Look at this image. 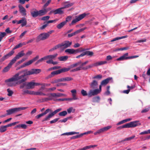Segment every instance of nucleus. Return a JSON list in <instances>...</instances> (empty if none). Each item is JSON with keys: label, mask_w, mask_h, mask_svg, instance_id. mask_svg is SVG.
<instances>
[{"label": "nucleus", "mask_w": 150, "mask_h": 150, "mask_svg": "<svg viewBox=\"0 0 150 150\" xmlns=\"http://www.w3.org/2000/svg\"><path fill=\"white\" fill-rule=\"evenodd\" d=\"M127 128L135 127L141 125L139 121H135L131 122L127 124Z\"/></svg>", "instance_id": "10"}, {"label": "nucleus", "mask_w": 150, "mask_h": 150, "mask_svg": "<svg viewBox=\"0 0 150 150\" xmlns=\"http://www.w3.org/2000/svg\"><path fill=\"white\" fill-rule=\"evenodd\" d=\"M71 42H69V41L66 40L61 44V47H63L64 49L69 47L72 44Z\"/></svg>", "instance_id": "14"}, {"label": "nucleus", "mask_w": 150, "mask_h": 150, "mask_svg": "<svg viewBox=\"0 0 150 150\" xmlns=\"http://www.w3.org/2000/svg\"><path fill=\"white\" fill-rule=\"evenodd\" d=\"M9 55V53H8L7 54L5 55L4 56L2 57L0 59V62H2L4 61L5 59H7L8 57V56Z\"/></svg>", "instance_id": "44"}, {"label": "nucleus", "mask_w": 150, "mask_h": 150, "mask_svg": "<svg viewBox=\"0 0 150 150\" xmlns=\"http://www.w3.org/2000/svg\"><path fill=\"white\" fill-rule=\"evenodd\" d=\"M86 50V49H83L82 47H80L76 50H75V53H77L81 52L84 51Z\"/></svg>", "instance_id": "38"}, {"label": "nucleus", "mask_w": 150, "mask_h": 150, "mask_svg": "<svg viewBox=\"0 0 150 150\" xmlns=\"http://www.w3.org/2000/svg\"><path fill=\"white\" fill-rule=\"evenodd\" d=\"M81 61L78 62H77L75 64H73L71 65L70 67H68V68H70V69L71 68H72L74 67L77 66L79 65L80 64H81Z\"/></svg>", "instance_id": "37"}, {"label": "nucleus", "mask_w": 150, "mask_h": 150, "mask_svg": "<svg viewBox=\"0 0 150 150\" xmlns=\"http://www.w3.org/2000/svg\"><path fill=\"white\" fill-rule=\"evenodd\" d=\"M9 127V124L7 125L2 126L0 127V132H3L5 131L6 130V128Z\"/></svg>", "instance_id": "24"}, {"label": "nucleus", "mask_w": 150, "mask_h": 150, "mask_svg": "<svg viewBox=\"0 0 150 150\" xmlns=\"http://www.w3.org/2000/svg\"><path fill=\"white\" fill-rule=\"evenodd\" d=\"M61 47H62L61 46V44H58L57 45H56L53 48H54V50H55L57 49L58 48H61Z\"/></svg>", "instance_id": "57"}, {"label": "nucleus", "mask_w": 150, "mask_h": 150, "mask_svg": "<svg viewBox=\"0 0 150 150\" xmlns=\"http://www.w3.org/2000/svg\"><path fill=\"white\" fill-rule=\"evenodd\" d=\"M51 1V0H48L47 1L44 5L43 6V8H46V7L49 5Z\"/></svg>", "instance_id": "45"}, {"label": "nucleus", "mask_w": 150, "mask_h": 150, "mask_svg": "<svg viewBox=\"0 0 150 150\" xmlns=\"http://www.w3.org/2000/svg\"><path fill=\"white\" fill-rule=\"evenodd\" d=\"M97 91L96 89H92L90 90L88 93V97L90 98L97 95L99 94Z\"/></svg>", "instance_id": "13"}, {"label": "nucleus", "mask_w": 150, "mask_h": 150, "mask_svg": "<svg viewBox=\"0 0 150 150\" xmlns=\"http://www.w3.org/2000/svg\"><path fill=\"white\" fill-rule=\"evenodd\" d=\"M9 69V63L8 64V66L6 67L3 70V72H6L8 71Z\"/></svg>", "instance_id": "50"}, {"label": "nucleus", "mask_w": 150, "mask_h": 150, "mask_svg": "<svg viewBox=\"0 0 150 150\" xmlns=\"http://www.w3.org/2000/svg\"><path fill=\"white\" fill-rule=\"evenodd\" d=\"M81 93L83 96H88V93L87 91L84 89H82L81 91Z\"/></svg>", "instance_id": "40"}, {"label": "nucleus", "mask_w": 150, "mask_h": 150, "mask_svg": "<svg viewBox=\"0 0 150 150\" xmlns=\"http://www.w3.org/2000/svg\"><path fill=\"white\" fill-rule=\"evenodd\" d=\"M48 36L46 33H44L40 34L37 37L36 42H38L40 40H43L46 39L48 38Z\"/></svg>", "instance_id": "7"}, {"label": "nucleus", "mask_w": 150, "mask_h": 150, "mask_svg": "<svg viewBox=\"0 0 150 150\" xmlns=\"http://www.w3.org/2000/svg\"><path fill=\"white\" fill-rule=\"evenodd\" d=\"M102 75L100 74L98 75L92 77L93 79H101L102 78Z\"/></svg>", "instance_id": "46"}, {"label": "nucleus", "mask_w": 150, "mask_h": 150, "mask_svg": "<svg viewBox=\"0 0 150 150\" xmlns=\"http://www.w3.org/2000/svg\"><path fill=\"white\" fill-rule=\"evenodd\" d=\"M127 37V35H125V36H122V37H117V38H114L111 41V42H114V41H115L117 40H118L126 38Z\"/></svg>", "instance_id": "35"}, {"label": "nucleus", "mask_w": 150, "mask_h": 150, "mask_svg": "<svg viewBox=\"0 0 150 150\" xmlns=\"http://www.w3.org/2000/svg\"><path fill=\"white\" fill-rule=\"evenodd\" d=\"M103 86V85H101V83H100V85L99 86V88H96V90L98 91L97 92L98 93H99L101 91V87L102 86Z\"/></svg>", "instance_id": "58"}, {"label": "nucleus", "mask_w": 150, "mask_h": 150, "mask_svg": "<svg viewBox=\"0 0 150 150\" xmlns=\"http://www.w3.org/2000/svg\"><path fill=\"white\" fill-rule=\"evenodd\" d=\"M72 17L71 16H68L66 18V21H64L66 24L67 23V22L71 21V19Z\"/></svg>", "instance_id": "52"}, {"label": "nucleus", "mask_w": 150, "mask_h": 150, "mask_svg": "<svg viewBox=\"0 0 150 150\" xmlns=\"http://www.w3.org/2000/svg\"><path fill=\"white\" fill-rule=\"evenodd\" d=\"M7 113L6 114L2 115L0 116V117H3L6 116V115H9V110H7Z\"/></svg>", "instance_id": "60"}, {"label": "nucleus", "mask_w": 150, "mask_h": 150, "mask_svg": "<svg viewBox=\"0 0 150 150\" xmlns=\"http://www.w3.org/2000/svg\"><path fill=\"white\" fill-rule=\"evenodd\" d=\"M22 128L23 129H26L27 128V126L25 124L18 125L15 127L16 128Z\"/></svg>", "instance_id": "32"}, {"label": "nucleus", "mask_w": 150, "mask_h": 150, "mask_svg": "<svg viewBox=\"0 0 150 150\" xmlns=\"http://www.w3.org/2000/svg\"><path fill=\"white\" fill-rule=\"evenodd\" d=\"M85 55H87L88 56H92L93 54V53L92 51H86L84 52Z\"/></svg>", "instance_id": "39"}, {"label": "nucleus", "mask_w": 150, "mask_h": 150, "mask_svg": "<svg viewBox=\"0 0 150 150\" xmlns=\"http://www.w3.org/2000/svg\"><path fill=\"white\" fill-rule=\"evenodd\" d=\"M128 55V53H126L124 54L122 56L117 59V61H121L129 59V57H127Z\"/></svg>", "instance_id": "17"}, {"label": "nucleus", "mask_w": 150, "mask_h": 150, "mask_svg": "<svg viewBox=\"0 0 150 150\" xmlns=\"http://www.w3.org/2000/svg\"><path fill=\"white\" fill-rule=\"evenodd\" d=\"M12 23L14 24L17 23V24H18L20 23H22L21 26L22 27H23L26 25L27 22L26 19L25 18H23L22 19L18 21L16 20H15L12 21Z\"/></svg>", "instance_id": "8"}, {"label": "nucleus", "mask_w": 150, "mask_h": 150, "mask_svg": "<svg viewBox=\"0 0 150 150\" xmlns=\"http://www.w3.org/2000/svg\"><path fill=\"white\" fill-rule=\"evenodd\" d=\"M67 85V84L66 83H61L57 84V86H64Z\"/></svg>", "instance_id": "62"}, {"label": "nucleus", "mask_w": 150, "mask_h": 150, "mask_svg": "<svg viewBox=\"0 0 150 150\" xmlns=\"http://www.w3.org/2000/svg\"><path fill=\"white\" fill-rule=\"evenodd\" d=\"M68 58V57L67 56H64L59 57L58 58L60 61H65Z\"/></svg>", "instance_id": "27"}, {"label": "nucleus", "mask_w": 150, "mask_h": 150, "mask_svg": "<svg viewBox=\"0 0 150 150\" xmlns=\"http://www.w3.org/2000/svg\"><path fill=\"white\" fill-rule=\"evenodd\" d=\"M107 62L106 61H99L93 64H92L88 65V66L82 68V69L86 70L88 69H90L95 67H97L98 66L104 64H106Z\"/></svg>", "instance_id": "5"}, {"label": "nucleus", "mask_w": 150, "mask_h": 150, "mask_svg": "<svg viewBox=\"0 0 150 150\" xmlns=\"http://www.w3.org/2000/svg\"><path fill=\"white\" fill-rule=\"evenodd\" d=\"M70 69V68H66L63 67L59 70L53 71L47 77V79L51 78L54 76L55 75L59 74L61 73L69 71Z\"/></svg>", "instance_id": "3"}, {"label": "nucleus", "mask_w": 150, "mask_h": 150, "mask_svg": "<svg viewBox=\"0 0 150 150\" xmlns=\"http://www.w3.org/2000/svg\"><path fill=\"white\" fill-rule=\"evenodd\" d=\"M57 53H56L53 55H47L46 56L47 59H49L52 60V59H54L57 57Z\"/></svg>", "instance_id": "25"}, {"label": "nucleus", "mask_w": 150, "mask_h": 150, "mask_svg": "<svg viewBox=\"0 0 150 150\" xmlns=\"http://www.w3.org/2000/svg\"><path fill=\"white\" fill-rule=\"evenodd\" d=\"M50 18V16H47L42 17L41 20L42 21H46L48 20Z\"/></svg>", "instance_id": "54"}, {"label": "nucleus", "mask_w": 150, "mask_h": 150, "mask_svg": "<svg viewBox=\"0 0 150 150\" xmlns=\"http://www.w3.org/2000/svg\"><path fill=\"white\" fill-rule=\"evenodd\" d=\"M33 95L40 96H48L49 94L47 95L46 94L43 93L41 91L35 92L33 91Z\"/></svg>", "instance_id": "23"}, {"label": "nucleus", "mask_w": 150, "mask_h": 150, "mask_svg": "<svg viewBox=\"0 0 150 150\" xmlns=\"http://www.w3.org/2000/svg\"><path fill=\"white\" fill-rule=\"evenodd\" d=\"M111 127L110 126H108L99 129L100 133H103L110 129Z\"/></svg>", "instance_id": "22"}, {"label": "nucleus", "mask_w": 150, "mask_h": 150, "mask_svg": "<svg viewBox=\"0 0 150 150\" xmlns=\"http://www.w3.org/2000/svg\"><path fill=\"white\" fill-rule=\"evenodd\" d=\"M127 128V124L124 125H122V126H120L117 128V129L118 130H119L120 129H121L122 128Z\"/></svg>", "instance_id": "49"}, {"label": "nucleus", "mask_w": 150, "mask_h": 150, "mask_svg": "<svg viewBox=\"0 0 150 150\" xmlns=\"http://www.w3.org/2000/svg\"><path fill=\"white\" fill-rule=\"evenodd\" d=\"M65 52L68 53L70 54H72L75 53V50L73 49H67L65 50Z\"/></svg>", "instance_id": "29"}, {"label": "nucleus", "mask_w": 150, "mask_h": 150, "mask_svg": "<svg viewBox=\"0 0 150 150\" xmlns=\"http://www.w3.org/2000/svg\"><path fill=\"white\" fill-rule=\"evenodd\" d=\"M73 80V79L70 77H66L58 79L54 81V83H57L60 82L70 81Z\"/></svg>", "instance_id": "11"}, {"label": "nucleus", "mask_w": 150, "mask_h": 150, "mask_svg": "<svg viewBox=\"0 0 150 150\" xmlns=\"http://www.w3.org/2000/svg\"><path fill=\"white\" fill-rule=\"evenodd\" d=\"M100 98L99 96H97L93 97L92 98V101L93 102L98 103L99 102Z\"/></svg>", "instance_id": "33"}, {"label": "nucleus", "mask_w": 150, "mask_h": 150, "mask_svg": "<svg viewBox=\"0 0 150 150\" xmlns=\"http://www.w3.org/2000/svg\"><path fill=\"white\" fill-rule=\"evenodd\" d=\"M41 85H40L41 86L40 88V90H43L45 89V85L44 84V83H41Z\"/></svg>", "instance_id": "64"}, {"label": "nucleus", "mask_w": 150, "mask_h": 150, "mask_svg": "<svg viewBox=\"0 0 150 150\" xmlns=\"http://www.w3.org/2000/svg\"><path fill=\"white\" fill-rule=\"evenodd\" d=\"M44 25H42V26L40 27V29L41 30H42L43 29H45L47 26H48V25L46 23V22H45L44 23Z\"/></svg>", "instance_id": "53"}, {"label": "nucleus", "mask_w": 150, "mask_h": 150, "mask_svg": "<svg viewBox=\"0 0 150 150\" xmlns=\"http://www.w3.org/2000/svg\"><path fill=\"white\" fill-rule=\"evenodd\" d=\"M34 82H28L27 83L26 88L27 89H31L34 88Z\"/></svg>", "instance_id": "21"}, {"label": "nucleus", "mask_w": 150, "mask_h": 150, "mask_svg": "<svg viewBox=\"0 0 150 150\" xmlns=\"http://www.w3.org/2000/svg\"><path fill=\"white\" fill-rule=\"evenodd\" d=\"M79 133L78 132H66L62 134V135H69L74 134H78Z\"/></svg>", "instance_id": "31"}, {"label": "nucleus", "mask_w": 150, "mask_h": 150, "mask_svg": "<svg viewBox=\"0 0 150 150\" xmlns=\"http://www.w3.org/2000/svg\"><path fill=\"white\" fill-rule=\"evenodd\" d=\"M33 10V11H30L31 15L33 17L36 18L38 16H43L42 10L38 11L36 9L34 8Z\"/></svg>", "instance_id": "6"}, {"label": "nucleus", "mask_w": 150, "mask_h": 150, "mask_svg": "<svg viewBox=\"0 0 150 150\" xmlns=\"http://www.w3.org/2000/svg\"><path fill=\"white\" fill-rule=\"evenodd\" d=\"M28 108V107H19L16 108L10 109V114H12L15 112H17L23 110H25Z\"/></svg>", "instance_id": "12"}, {"label": "nucleus", "mask_w": 150, "mask_h": 150, "mask_svg": "<svg viewBox=\"0 0 150 150\" xmlns=\"http://www.w3.org/2000/svg\"><path fill=\"white\" fill-rule=\"evenodd\" d=\"M67 114V112L66 111H64L59 112V115L60 116H64L66 115Z\"/></svg>", "instance_id": "42"}, {"label": "nucleus", "mask_w": 150, "mask_h": 150, "mask_svg": "<svg viewBox=\"0 0 150 150\" xmlns=\"http://www.w3.org/2000/svg\"><path fill=\"white\" fill-rule=\"evenodd\" d=\"M63 9H64L62 7L55 10V15L57 14L62 15L64 13V11L62 10Z\"/></svg>", "instance_id": "18"}, {"label": "nucleus", "mask_w": 150, "mask_h": 150, "mask_svg": "<svg viewBox=\"0 0 150 150\" xmlns=\"http://www.w3.org/2000/svg\"><path fill=\"white\" fill-rule=\"evenodd\" d=\"M61 47H62L61 46V44H58L57 45H56L53 48H54V50H55L57 49L58 48H61Z\"/></svg>", "instance_id": "56"}, {"label": "nucleus", "mask_w": 150, "mask_h": 150, "mask_svg": "<svg viewBox=\"0 0 150 150\" xmlns=\"http://www.w3.org/2000/svg\"><path fill=\"white\" fill-rule=\"evenodd\" d=\"M80 134L76 136H73L71 137V139H76L79 138L80 137Z\"/></svg>", "instance_id": "59"}, {"label": "nucleus", "mask_w": 150, "mask_h": 150, "mask_svg": "<svg viewBox=\"0 0 150 150\" xmlns=\"http://www.w3.org/2000/svg\"><path fill=\"white\" fill-rule=\"evenodd\" d=\"M62 110V109L61 108H59L56 110L52 113L50 114L44 118L42 120V121H46L48 120H50V118L52 117L53 115H54L56 113H57L58 112Z\"/></svg>", "instance_id": "9"}, {"label": "nucleus", "mask_w": 150, "mask_h": 150, "mask_svg": "<svg viewBox=\"0 0 150 150\" xmlns=\"http://www.w3.org/2000/svg\"><path fill=\"white\" fill-rule=\"evenodd\" d=\"M41 70L40 69H33L30 71H28L27 69H24L21 71V73H23L22 74L24 77H26L27 75H29L34 74H37L40 73Z\"/></svg>", "instance_id": "2"}, {"label": "nucleus", "mask_w": 150, "mask_h": 150, "mask_svg": "<svg viewBox=\"0 0 150 150\" xmlns=\"http://www.w3.org/2000/svg\"><path fill=\"white\" fill-rule=\"evenodd\" d=\"M135 137V136L134 135L132 137H130L127 138H126L124 139L123 140H122L121 142H124L126 141H129L130 140L133 139Z\"/></svg>", "instance_id": "41"}, {"label": "nucleus", "mask_w": 150, "mask_h": 150, "mask_svg": "<svg viewBox=\"0 0 150 150\" xmlns=\"http://www.w3.org/2000/svg\"><path fill=\"white\" fill-rule=\"evenodd\" d=\"M90 88L92 89H96L97 88L98 86V82L95 80H93L89 84Z\"/></svg>", "instance_id": "15"}, {"label": "nucleus", "mask_w": 150, "mask_h": 150, "mask_svg": "<svg viewBox=\"0 0 150 150\" xmlns=\"http://www.w3.org/2000/svg\"><path fill=\"white\" fill-rule=\"evenodd\" d=\"M66 24L64 21H63L57 25V27L58 29H60L62 28Z\"/></svg>", "instance_id": "34"}, {"label": "nucleus", "mask_w": 150, "mask_h": 150, "mask_svg": "<svg viewBox=\"0 0 150 150\" xmlns=\"http://www.w3.org/2000/svg\"><path fill=\"white\" fill-rule=\"evenodd\" d=\"M74 3H70L69 1H66L63 3V4L64 5V6L62 7L63 9L68 8L74 4Z\"/></svg>", "instance_id": "19"}, {"label": "nucleus", "mask_w": 150, "mask_h": 150, "mask_svg": "<svg viewBox=\"0 0 150 150\" xmlns=\"http://www.w3.org/2000/svg\"><path fill=\"white\" fill-rule=\"evenodd\" d=\"M25 55V54L24 53L23 51H22L19 52L16 56V57L18 59L24 56Z\"/></svg>", "instance_id": "28"}, {"label": "nucleus", "mask_w": 150, "mask_h": 150, "mask_svg": "<svg viewBox=\"0 0 150 150\" xmlns=\"http://www.w3.org/2000/svg\"><path fill=\"white\" fill-rule=\"evenodd\" d=\"M6 35V33L5 32H1L0 33V37L2 38H1L2 39Z\"/></svg>", "instance_id": "55"}, {"label": "nucleus", "mask_w": 150, "mask_h": 150, "mask_svg": "<svg viewBox=\"0 0 150 150\" xmlns=\"http://www.w3.org/2000/svg\"><path fill=\"white\" fill-rule=\"evenodd\" d=\"M27 83H24L20 85V88L21 89L23 88L25 86L26 88Z\"/></svg>", "instance_id": "63"}, {"label": "nucleus", "mask_w": 150, "mask_h": 150, "mask_svg": "<svg viewBox=\"0 0 150 150\" xmlns=\"http://www.w3.org/2000/svg\"><path fill=\"white\" fill-rule=\"evenodd\" d=\"M39 58V56L38 55H37L35 57H34L32 59L29 61H28V63L29 65L31 64L33 62H35L36 60H37Z\"/></svg>", "instance_id": "30"}, {"label": "nucleus", "mask_w": 150, "mask_h": 150, "mask_svg": "<svg viewBox=\"0 0 150 150\" xmlns=\"http://www.w3.org/2000/svg\"><path fill=\"white\" fill-rule=\"evenodd\" d=\"M23 45V44L21 43H20L19 44H18L17 45H16L13 48V50H14L15 49H16L17 48H19L20 47H21Z\"/></svg>", "instance_id": "51"}, {"label": "nucleus", "mask_w": 150, "mask_h": 150, "mask_svg": "<svg viewBox=\"0 0 150 150\" xmlns=\"http://www.w3.org/2000/svg\"><path fill=\"white\" fill-rule=\"evenodd\" d=\"M21 71L15 74L12 78H10V86H14L16 84H20L26 81V77H24Z\"/></svg>", "instance_id": "1"}, {"label": "nucleus", "mask_w": 150, "mask_h": 150, "mask_svg": "<svg viewBox=\"0 0 150 150\" xmlns=\"http://www.w3.org/2000/svg\"><path fill=\"white\" fill-rule=\"evenodd\" d=\"M67 110L68 113H70L72 111L73 112H74L75 110L73 107H71L67 109Z\"/></svg>", "instance_id": "43"}, {"label": "nucleus", "mask_w": 150, "mask_h": 150, "mask_svg": "<svg viewBox=\"0 0 150 150\" xmlns=\"http://www.w3.org/2000/svg\"><path fill=\"white\" fill-rule=\"evenodd\" d=\"M22 91L23 92V93H22V94L23 95H25L26 94L33 95V91H32L23 89L22 90Z\"/></svg>", "instance_id": "26"}, {"label": "nucleus", "mask_w": 150, "mask_h": 150, "mask_svg": "<svg viewBox=\"0 0 150 150\" xmlns=\"http://www.w3.org/2000/svg\"><path fill=\"white\" fill-rule=\"evenodd\" d=\"M17 59H18L17 58L15 57L13 59L11 60V62H10V67L13 64L15 63Z\"/></svg>", "instance_id": "47"}, {"label": "nucleus", "mask_w": 150, "mask_h": 150, "mask_svg": "<svg viewBox=\"0 0 150 150\" xmlns=\"http://www.w3.org/2000/svg\"><path fill=\"white\" fill-rule=\"evenodd\" d=\"M46 8H43L42 9V11H43V14L44 15H45L48 11L50 10L51 9V8H48L47 9Z\"/></svg>", "instance_id": "36"}, {"label": "nucleus", "mask_w": 150, "mask_h": 150, "mask_svg": "<svg viewBox=\"0 0 150 150\" xmlns=\"http://www.w3.org/2000/svg\"><path fill=\"white\" fill-rule=\"evenodd\" d=\"M59 119V118H58L54 119L52 120L50 122L51 124H52L56 122Z\"/></svg>", "instance_id": "61"}, {"label": "nucleus", "mask_w": 150, "mask_h": 150, "mask_svg": "<svg viewBox=\"0 0 150 150\" xmlns=\"http://www.w3.org/2000/svg\"><path fill=\"white\" fill-rule=\"evenodd\" d=\"M112 79V77H109L103 80L101 83V85H103V86L106 85Z\"/></svg>", "instance_id": "20"}, {"label": "nucleus", "mask_w": 150, "mask_h": 150, "mask_svg": "<svg viewBox=\"0 0 150 150\" xmlns=\"http://www.w3.org/2000/svg\"><path fill=\"white\" fill-rule=\"evenodd\" d=\"M29 65L28 62H27L24 63L20 67L18 68L17 69H16V70H18V69H19L20 68H23L25 66H27Z\"/></svg>", "instance_id": "48"}, {"label": "nucleus", "mask_w": 150, "mask_h": 150, "mask_svg": "<svg viewBox=\"0 0 150 150\" xmlns=\"http://www.w3.org/2000/svg\"><path fill=\"white\" fill-rule=\"evenodd\" d=\"M89 14V13H84L78 16H76L75 19L72 21L71 23L69 24V25L71 26L75 24L77 22L81 21L83 18Z\"/></svg>", "instance_id": "4"}, {"label": "nucleus", "mask_w": 150, "mask_h": 150, "mask_svg": "<svg viewBox=\"0 0 150 150\" xmlns=\"http://www.w3.org/2000/svg\"><path fill=\"white\" fill-rule=\"evenodd\" d=\"M19 8V11L21 13V15L24 16L26 15V10L23 6L21 4H19L18 6Z\"/></svg>", "instance_id": "16"}]
</instances>
